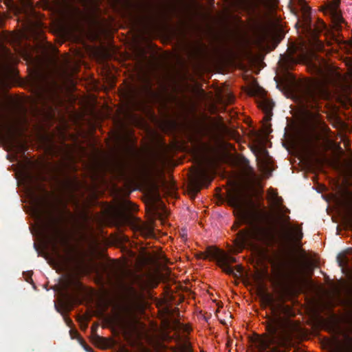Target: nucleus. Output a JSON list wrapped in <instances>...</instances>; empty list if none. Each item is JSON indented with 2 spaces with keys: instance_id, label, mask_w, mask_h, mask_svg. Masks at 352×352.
Listing matches in <instances>:
<instances>
[{
  "instance_id": "f257e3e1",
  "label": "nucleus",
  "mask_w": 352,
  "mask_h": 352,
  "mask_svg": "<svg viewBox=\"0 0 352 352\" xmlns=\"http://www.w3.org/2000/svg\"><path fill=\"white\" fill-rule=\"evenodd\" d=\"M246 193L241 189L235 188L228 195V204L234 208L238 219L242 223L248 225L249 229L238 232L234 241L236 251L241 252L245 246L258 249V243L266 244L269 239V233L266 228L257 223V217L245 209Z\"/></svg>"
},
{
  "instance_id": "f03ea898",
  "label": "nucleus",
  "mask_w": 352,
  "mask_h": 352,
  "mask_svg": "<svg viewBox=\"0 0 352 352\" xmlns=\"http://www.w3.org/2000/svg\"><path fill=\"white\" fill-rule=\"evenodd\" d=\"M320 77L310 85H306L298 89V96L305 107L316 111L311 116L316 122L322 123L319 111L322 107V100H328L331 95V88L336 91L344 89L346 78L339 72L329 69L320 72Z\"/></svg>"
},
{
  "instance_id": "7ed1b4c3",
  "label": "nucleus",
  "mask_w": 352,
  "mask_h": 352,
  "mask_svg": "<svg viewBox=\"0 0 352 352\" xmlns=\"http://www.w3.org/2000/svg\"><path fill=\"white\" fill-rule=\"evenodd\" d=\"M298 8H295V14L298 16L296 28L301 29L302 32L309 38L315 40L318 36L327 30V25L323 21L318 19L313 23L311 18L310 8L307 5L305 0H293Z\"/></svg>"
},
{
  "instance_id": "20e7f679",
  "label": "nucleus",
  "mask_w": 352,
  "mask_h": 352,
  "mask_svg": "<svg viewBox=\"0 0 352 352\" xmlns=\"http://www.w3.org/2000/svg\"><path fill=\"white\" fill-rule=\"evenodd\" d=\"M201 254V257L204 259L210 258L216 260L219 267L227 274L236 276L234 269L230 265V263H236V260L234 257L228 255L224 251L217 248L208 247L206 252H203Z\"/></svg>"
},
{
  "instance_id": "39448f33",
  "label": "nucleus",
  "mask_w": 352,
  "mask_h": 352,
  "mask_svg": "<svg viewBox=\"0 0 352 352\" xmlns=\"http://www.w3.org/2000/svg\"><path fill=\"white\" fill-rule=\"evenodd\" d=\"M43 202L45 206L49 208L47 226L50 232V238L56 244L62 235L63 218L61 217L56 216L54 214V206H52L47 200H43Z\"/></svg>"
},
{
  "instance_id": "423d86ee",
  "label": "nucleus",
  "mask_w": 352,
  "mask_h": 352,
  "mask_svg": "<svg viewBox=\"0 0 352 352\" xmlns=\"http://www.w3.org/2000/svg\"><path fill=\"white\" fill-rule=\"evenodd\" d=\"M124 211L120 213V219L124 224H132L136 218L130 212L138 210V206L131 201H126L123 204Z\"/></svg>"
},
{
  "instance_id": "0eeeda50",
  "label": "nucleus",
  "mask_w": 352,
  "mask_h": 352,
  "mask_svg": "<svg viewBox=\"0 0 352 352\" xmlns=\"http://www.w3.org/2000/svg\"><path fill=\"white\" fill-rule=\"evenodd\" d=\"M35 86L36 98L38 100H44L48 92V85L43 77H38L34 82Z\"/></svg>"
},
{
  "instance_id": "6e6552de",
  "label": "nucleus",
  "mask_w": 352,
  "mask_h": 352,
  "mask_svg": "<svg viewBox=\"0 0 352 352\" xmlns=\"http://www.w3.org/2000/svg\"><path fill=\"white\" fill-rule=\"evenodd\" d=\"M340 3V0H333L331 3H329L327 6V8L332 15L333 19L335 20V22L339 25L341 24L344 19L340 14L338 12V7Z\"/></svg>"
},
{
  "instance_id": "1a4fd4ad",
  "label": "nucleus",
  "mask_w": 352,
  "mask_h": 352,
  "mask_svg": "<svg viewBox=\"0 0 352 352\" xmlns=\"http://www.w3.org/2000/svg\"><path fill=\"white\" fill-rule=\"evenodd\" d=\"M272 336L262 339L260 341V348L262 351H265L270 348L271 345L275 344L277 342L276 338V328L272 327Z\"/></svg>"
},
{
  "instance_id": "9d476101",
  "label": "nucleus",
  "mask_w": 352,
  "mask_h": 352,
  "mask_svg": "<svg viewBox=\"0 0 352 352\" xmlns=\"http://www.w3.org/2000/svg\"><path fill=\"white\" fill-rule=\"evenodd\" d=\"M261 302L262 304L264 305V307H267V306H270L272 307V309H274V298L273 296L268 294V293H263L261 296Z\"/></svg>"
},
{
  "instance_id": "9b49d317",
  "label": "nucleus",
  "mask_w": 352,
  "mask_h": 352,
  "mask_svg": "<svg viewBox=\"0 0 352 352\" xmlns=\"http://www.w3.org/2000/svg\"><path fill=\"white\" fill-rule=\"evenodd\" d=\"M130 275L131 276L133 283L137 284L140 289H144L145 288V283L138 275L131 272Z\"/></svg>"
},
{
  "instance_id": "f8f14e48",
  "label": "nucleus",
  "mask_w": 352,
  "mask_h": 352,
  "mask_svg": "<svg viewBox=\"0 0 352 352\" xmlns=\"http://www.w3.org/2000/svg\"><path fill=\"white\" fill-rule=\"evenodd\" d=\"M259 107L266 113H269L271 112L273 105L271 102L263 99L259 104Z\"/></svg>"
},
{
  "instance_id": "ddd939ff",
  "label": "nucleus",
  "mask_w": 352,
  "mask_h": 352,
  "mask_svg": "<svg viewBox=\"0 0 352 352\" xmlns=\"http://www.w3.org/2000/svg\"><path fill=\"white\" fill-rule=\"evenodd\" d=\"M303 234L301 229H297L294 231V240L298 244L302 239Z\"/></svg>"
},
{
  "instance_id": "4468645a",
  "label": "nucleus",
  "mask_w": 352,
  "mask_h": 352,
  "mask_svg": "<svg viewBox=\"0 0 352 352\" xmlns=\"http://www.w3.org/2000/svg\"><path fill=\"white\" fill-rule=\"evenodd\" d=\"M180 352H192L190 346L187 342L181 346Z\"/></svg>"
},
{
  "instance_id": "2eb2a0df",
  "label": "nucleus",
  "mask_w": 352,
  "mask_h": 352,
  "mask_svg": "<svg viewBox=\"0 0 352 352\" xmlns=\"http://www.w3.org/2000/svg\"><path fill=\"white\" fill-rule=\"evenodd\" d=\"M81 5L86 9L90 8L92 4V0H80Z\"/></svg>"
},
{
  "instance_id": "dca6fc26",
  "label": "nucleus",
  "mask_w": 352,
  "mask_h": 352,
  "mask_svg": "<svg viewBox=\"0 0 352 352\" xmlns=\"http://www.w3.org/2000/svg\"><path fill=\"white\" fill-rule=\"evenodd\" d=\"M5 138H6L8 140V142H10V143L11 144H13V135L11 133H10V134L7 136V137H5Z\"/></svg>"
},
{
  "instance_id": "f3484780",
  "label": "nucleus",
  "mask_w": 352,
  "mask_h": 352,
  "mask_svg": "<svg viewBox=\"0 0 352 352\" xmlns=\"http://www.w3.org/2000/svg\"><path fill=\"white\" fill-rule=\"evenodd\" d=\"M276 199V201L277 202V204H278V205L282 204L283 199L281 197H277Z\"/></svg>"
},
{
  "instance_id": "a211bd4d",
  "label": "nucleus",
  "mask_w": 352,
  "mask_h": 352,
  "mask_svg": "<svg viewBox=\"0 0 352 352\" xmlns=\"http://www.w3.org/2000/svg\"><path fill=\"white\" fill-rule=\"evenodd\" d=\"M85 349L87 351V352H94L93 349L89 346H87L85 345Z\"/></svg>"
},
{
  "instance_id": "6ab92c4d",
  "label": "nucleus",
  "mask_w": 352,
  "mask_h": 352,
  "mask_svg": "<svg viewBox=\"0 0 352 352\" xmlns=\"http://www.w3.org/2000/svg\"><path fill=\"white\" fill-rule=\"evenodd\" d=\"M338 259L339 265L343 266L344 265V261L340 259V256H338Z\"/></svg>"
},
{
  "instance_id": "aec40b11",
  "label": "nucleus",
  "mask_w": 352,
  "mask_h": 352,
  "mask_svg": "<svg viewBox=\"0 0 352 352\" xmlns=\"http://www.w3.org/2000/svg\"><path fill=\"white\" fill-rule=\"evenodd\" d=\"M280 210L282 212H289L288 208H287L285 206H282V208H280Z\"/></svg>"
},
{
  "instance_id": "412c9836",
  "label": "nucleus",
  "mask_w": 352,
  "mask_h": 352,
  "mask_svg": "<svg viewBox=\"0 0 352 352\" xmlns=\"http://www.w3.org/2000/svg\"><path fill=\"white\" fill-rule=\"evenodd\" d=\"M236 269L237 270L238 272L241 273L242 272V267L241 265H237L236 267Z\"/></svg>"
},
{
  "instance_id": "4be33fe9",
  "label": "nucleus",
  "mask_w": 352,
  "mask_h": 352,
  "mask_svg": "<svg viewBox=\"0 0 352 352\" xmlns=\"http://www.w3.org/2000/svg\"><path fill=\"white\" fill-rule=\"evenodd\" d=\"M194 188H195V192H199V190H200V188H199V187H197V186H195V187H194Z\"/></svg>"
},
{
  "instance_id": "5701e85b",
  "label": "nucleus",
  "mask_w": 352,
  "mask_h": 352,
  "mask_svg": "<svg viewBox=\"0 0 352 352\" xmlns=\"http://www.w3.org/2000/svg\"><path fill=\"white\" fill-rule=\"evenodd\" d=\"M130 289H131V291L132 292H133V293H136L135 289L133 287H130Z\"/></svg>"
},
{
  "instance_id": "b1692460",
  "label": "nucleus",
  "mask_w": 352,
  "mask_h": 352,
  "mask_svg": "<svg viewBox=\"0 0 352 352\" xmlns=\"http://www.w3.org/2000/svg\"><path fill=\"white\" fill-rule=\"evenodd\" d=\"M67 214H68V215H69V217H72V213H71L69 211H67Z\"/></svg>"
},
{
  "instance_id": "393cba45",
  "label": "nucleus",
  "mask_w": 352,
  "mask_h": 352,
  "mask_svg": "<svg viewBox=\"0 0 352 352\" xmlns=\"http://www.w3.org/2000/svg\"><path fill=\"white\" fill-rule=\"evenodd\" d=\"M69 323H72V320H68V323H69Z\"/></svg>"
},
{
  "instance_id": "a878e982",
  "label": "nucleus",
  "mask_w": 352,
  "mask_h": 352,
  "mask_svg": "<svg viewBox=\"0 0 352 352\" xmlns=\"http://www.w3.org/2000/svg\"><path fill=\"white\" fill-rule=\"evenodd\" d=\"M91 329L93 331L95 330V329L93 327H91Z\"/></svg>"
}]
</instances>
